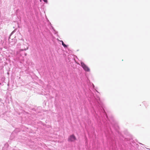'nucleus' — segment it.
<instances>
[{
    "mask_svg": "<svg viewBox=\"0 0 150 150\" xmlns=\"http://www.w3.org/2000/svg\"><path fill=\"white\" fill-rule=\"evenodd\" d=\"M95 99L96 100L98 106V112L97 111H96L95 110V113L97 115V117L98 116V117H99V120H101V118H100V116H101L102 118L104 117L107 120H108L109 122L112 124L113 125L114 123V120L113 119H109L107 115L105 112L103 108V105L100 103V98L99 96H97L96 98L94 97Z\"/></svg>",
    "mask_w": 150,
    "mask_h": 150,
    "instance_id": "nucleus-1",
    "label": "nucleus"
},
{
    "mask_svg": "<svg viewBox=\"0 0 150 150\" xmlns=\"http://www.w3.org/2000/svg\"><path fill=\"white\" fill-rule=\"evenodd\" d=\"M81 67L85 71L89 72L90 71V69L83 62H81Z\"/></svg>",
    "mask_w": 150,
    "mask_h": 150,
    "instance_id": "nucleus-2",
    "label": "nucleus"
},
{
    "mask_svg": "<svg viewBox=\"0 0 150 150\" xmlns=\"http://www.w3.org/2000/svg\"><path fill=\"white\" fill-rule=\"evenodd\" d=\"M76 139V138L74 134L71 135L69 137L68 141L69 142H74Z\"/></svg>",
    "mask_w": 150,
    "mask_h": 150,
    "instance_id": "nucleus-3",
    "label": "nucleus"
},
{
    "mask_svg": "<svg viewBox=\"0 0 150 150\" xmlns=\"http://www.w3.org/2000/svg\"><path fill=\"white\" fill-rule=\"evenodd\" d=\"M8 144L6 143L5 144L2 150H8Z\"/></svg>",
    "mask_w": 150,
    "mask_h": 150,
    "instance_id": "nucleus-4",
    "label": "nucleus"
},
{
    "mask_svg": "<svg viewBox=\"0 0 150 150\" xmlns=\"http://www.w3.org/2000/svg\"><path fill=\"white\" fill-rule=\"evenodd\" d=\"M112 131H107L106 132H105V134L106 135V136L107 137H108L109 135H111V134H112Z\"/></svg>",
    "mask_w": 150,
    "mask_h": 150,
    "instance_id": "nucleus-5",
    "label": "nucleus"
},
{
    "mask_svg": "<svg viewBox=\"0 0 150 150\" xmlns=\"http://www.w3.org/2000/svg\"><path fill=\"white\" fill-rule=\"evenodd\" d=\"M62 45L63 46V47H64V48H66L67 47V45H66L64 43V42H62Z\"/></svg>",
    "mask_w": 150,
    "mask_h": 150,
    "instance_id": "nucleus-6",
    "label": "nucleus"
},
{
    "mask_svg": "<svg viewBox=\"0 0 150 150\" xmlns=\"http://www.w3.org/2000/svg\"><path fill=\"white\" fill-rule=\"evenodd\" d=\"M28 49V48L27 47L26 49H21L20 50V51H24V50H27Z\"/></svg>",
    "mask_w": 150,
    "mask_h": 150,
    "instance_id": "nucleus-7",
    "label": "nucleus"
},
{
    "mask_svg": "<svg viewBox=\"0 0 150 150\" xmlns=\"http://www.w3.org/2000/svg\"><path fill=\"white\" fill-rule=\"evenodd\" d=\"M43 1L44 2H45L46 3H47V0H43Z\"/></svg>",
    "mask_w": 150,
    "mask_h": 150,
    "instance_id": "nucleus-8",
    "label": "nucleus"
},
{
    "mask_svg": "<svg viewBox=\"0 0 150 150\" xmlns=\"http://www.w3.org/2000/svg\"><path fill=\"white\" fill-rule=\"evenodd\" d=\"M14 31H12V32L11 33L10 35H12L14 33Z\"/></svg>",
    "mask_w": 150,
    "mask_h": 150,
    "instance_id": "nucleus-9",
    "label": "nucleus"
},
{
    "mask_svg": "<svg viewBox=\"0 0 150 150\" xmlns=\"http://www.w3.org/2000/svg\"><path fill=\"white\" fill-rule=\"evenodd\" d=\"M92 86H93V88L94 87V84L93 83H92Z\"/></svg>",
    "mask_w": 150,
    "mask_h": 150,
    "instance_id": "nucleus-10",
    "label": "nucleus"
},
{
    "mask_svg": "<svg viewBox=\"0 0 150 150\" xmlns=\"http://www.w3.org/2000/svg\"><path fill=\"white\" fill-rule=\"evenodd\" d=\"M96 91L97 92V93H98V94H100V93H99L96 90Z\"/></svg>",
    "mask_w": 150,
    "mask_h": 150,
    "instance_id": "nucleus-11",
    "label": "nucleus"
},
{
    "mask_svg": "<svg viewBox=\"0 0 150 150\" xmlns=\"http://www.w3.org/2000/svg\"><path fill=\"white\" fill-rule=\"evenodd\" d=\"M58 41H59L62 42H62H63L62 40H58Z\"/></svg>",
    "mask_w": 150,
    "mask_h": 150,
    "instance_id": "nucleus-12",
    "label": "nucleus"
},
{
    "mask_svg": "<svg viewBox=\"0 0 150 150\" xmlns=\"http://www.w3.org/2000/svg\"><path fill=\"white\" fill-rule=\"evenodd\" d=\"M113 142H112V143H113V144L112 145V146H113V144H114V143H113Z\"/></svg>",
    "mask_w": 150,
    "mask_h": 150,
    "instance_id": "nucleus-13",
    "label": "nucleus"
},
{
    "mask_svg": "<svg viewBox=\"0 0 150 150\" xmlns=\"http://www.w3.org/2000/svg\"><path fill=\"white\" fill-rule=\"evenodd\" d=\"M145 103H146V102L145 101L143 102V103L144 104Z\"/></svg>",
    "mask_w": 150,
    "mask_h": 150,
    "instance_id": "nucleus-14",
    "label": "nucleus"
},
{
    "mask_svg": "<svg viewBox=\"0 0 150 150\" xmlns=\"http://www.w3.org/2000/svg\"><path fill=\"white\" fill-rule=\"evenodd\" d=\"M97 120L98 121H99V120H98V118H97Z\"/></svg>",
    "mask_w": 150,
    "mask_h": 150,
    "instance_id": "nucleus-15",
    "label": "nucleus"
},
{
    "mask_svg": "<svg viewBox=\"0 0 150 150\" xmlns=\"http://www.w3.org/2000/svg\"><path fill=\"white\" fill-rule=\"evenodd\" d=\"M26 54H25V55L26 56Z\"/></svg>",
    "mask_w": 150,
    "mask_h": 150,
    "instance_id": "nucleus-16",
    "label": "nucleus"
},
{
    "mask_svg": "<svg viewBox=\"0 0 150 150\" xmlns=\"http://www.w3.org/2000/svg\"><path fill=\"white\" fill-rule=\"evenodd\" d=\"M40 1H41V0H40Z\"/></svg>",
    "mask_w": 150,
    "mask_h": 150,
    "instance_id": "nucleus-17",
    "label": "nucleus"
},
{
    "mask_svg": "<svg viewBox=\"0 0 150 150\" xmlns=\"http://www.w3.org/2000/svg\"><path fill=\"white\" fill-rule=\"evenodd\" d=\"M112 150H113V148H112Z\"/></svg>",
    "mask_w": 150,
    "mask_h": 150,
    "instance_id": "nucleus-18",
    "label": "nucleus"
},
{
    "mask_svg": "<svg viewBox=\"0 0 150 150\" xmlns=\"http://www.w3.org/2000/svg\"><path fill=\"white\" fill-rule=\"evenodd\" d=\"M1 84V83H0V85Z\"/></svg>",
    "mask_w": 150,
    "mask_h": 150,
    "instance_id": "nucleus-19",
    "label": "nucleus"
},
{
    "mask_svg": "<svg viewBox=\"0 0 150 150\" xmlns=\"http://www.w3.org/2000/svg\"><path fill=\"white\" fill-rule=\"evenodd\" d=\"M16 150L14 149V150Z\"/></svg>",
    "mask_w": 150,
    "mask_h": 150,
    "instance_id": "nucleus-20",
    "label": "nucleus"
}]
</instances>
